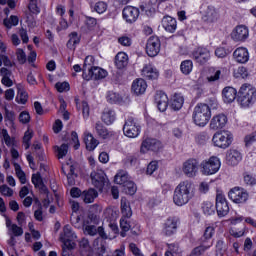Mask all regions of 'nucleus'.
Returning a JSON list of instances; mask_svg holds the SVG:
<instances>
[{"label":"nucleus","mask_w":256,"mask_h":256,"mask_svg":"<svg viewBox=\"0 0 256 256\" xmlns=\"http://www.w3.org/2000/svg\"><path fill=\"white\" fill-rule=\"evenodd\" d=\"M193 191H195V185L189 180L180 182L174 189L173 201L178 207L187 205L191 199H193Z\"/></svg>","instance_id":"obj_1"},{"label":"nucleus","mask_w":256,"mask_h":256,"mask_svg":"<svg viewBox=\"0 0 256 256\" xmlns=\"http://www.w3.org/2000/svg\"><path fill=\"white\" fill-rule=\"evenodd\" d=\"M256 88L251 84H243L238 91V103L241 107L247 108L255 105Z\"/></svg>","instance_id":"obj_2"},{"label":"nucleus","mask_w":256,"mask_h":256,"mask_svg":"<svg viewBox=\"0 0 256 256\" xmlns=\"http://www.w3.org/2000/svg\"><path fill=\"white\" fill-rule=\"evenodd\" d=\"M192 119L198 127H205L211 119V108L205 103H198L194 107Z\"/></svg>","instance_id":"obj_3"},{"label":"nucleus","mask_w":256,"mask_h":256,"mask_svg":"<svg viewBox=\"0 0 256 256\" xmlns=\"http://www.w3.org/2000/svg\"><path fill=\"white\" fill-rule=\"evenodd\" d=\"M212 141L215 147L227 149L228 147H231V143H233V134L229 131L216 132L213 135Z\"/></svg>","instance_id":"obj_4"},{"label":"nucleus","mask_w":256,"mask_h":256,"mask_svg":"<svg viewBox=\"0 0 256 256\" xmlns=\"http://www.w3.org/2000/svg\"><path fill=\"white\" fill-rule=\"evenodd\" d=\"M213 235H215V228L212 226L206 227L204 234L201 238L202 245L196 247L193 250V253L195 255H201V253H205V251H207V249H210L211 247H213V242H208V244H206L207 241H209V239H211V237H213Z\"/></svg>","instance_id":"obj_5"},{"label":"nucleus","mask_w":256,"mask_h":256,"mask_svg":"<svg viewBox=\"0 0 256 256\" xmlns=\"http://www.w3.org/2000/svg\"><path fill=\"white\" fill-rule=\"evenodd\" d=\"M123 133L126 137L135 139V137H139L141 133V126L137 123L135 118L128 117L123 126Z\"/></svg>","instance_id":"obj_6"},{"label":"nucleus","mask_w":256,"mask_h":256,"mask_svg":"<svg viewBox=\"0 0 256 256\" xmlns=\"http://www.w3.org/2000/svg\"><path fill=\"white\" fill-rule=\"evenodd\" d=\"M201 169L203 175H215L221 169V161L217 157L212 156L209 160L201 163Z\"/></svg>","instance_id":"obj_7"},{"label":"nucleus","mask_w":256,"mask_h":256,"mask_svg":"<svg viewBox=\"0 0 256 256\" xmlns=\"http://www.w3.org/2000/svg\"><path fill=\"white\" fill-rule=\"evenodd\" d=\"M228 197L233 203L243 205V203H247L249 193L241 187H234L228 192Z\"/></svg>","instance_id":"obj_8"},{"label":"nucleus","mask_w":256,"mask_h":256,"mask_svg":"<svg viewBox=\"0 0 256 256\" xmlns=\"http://www.w3.org/2000/svg\"><path fill=\"white\" fill-rule=\"evenodd\" d=\"M216 211L218 217H225L229 214V202H227L225 194L221 191H217L216 194Z\"/></svg>","instance_id":"obj_9"},{"label":"nucleus","mask_w":256,"mask_h":256,"mask_svg":"<svg viewBox=\"0 0 256 256\" xmlns=\"http://www.w3.org/2000/svg\"><path fill=\"white\" fill-rule=\"evenodd\" d=\"M75 239H77V234L73 232V228L69 225H65L63 228V233L60 235V241L64 243L65 247L70 249L75 248Z\"/></svg>","instance_id":"obj_10"},{"label":"nucleus","mask_w":256,"mask_h":256,"mask_svg":"<svg viewBox=\"0 0 256 256\" xmlns=\"http://www.w3.org/2000/svg\"><path fill=\"white\" fill-rule=\"evenodd\" d=\"M159 51H161V40L157 36L150 37L146 43L147 55L149 57H157Z\"/></svg>","instance_id":"obj_11"},{"label":"nucleus","mask_w":256,"mask_h":256,"mask_svg":"<svg viewBox=\"0 0 256 256\" xmlns=\"http://www.w3.org/2000/svg\"><path fill=\"white\" fill-rule=\"evenodd\" d=\"M182 171L186 177L193 179L199 171V162L196 159H189L183 163Z\"/></svg>","instance_id":"obj_12"},{"label":"nucleus","mask_w":256,"mask_h":256,"mask_svg":"<svg viewBox=\"0 0 256 256\" xmlns=\"http://www.w3.org/2000/svg\"><path fill=\"white\" fill-rule=\"evenodd\" d=\"M193 59L200 65H205L211 59V51L209 48L198 47L192 53Z\"/></svg>","instance_id":"obj_13"},{"label":"nucleus","mask_w":256,"mask_h":256,"mask_svg":"<svg viewBox=\"0 0 256 256\" xmlns=\"http://www.w3.org/2000/svg\"><path fill=\"white\" fill-rule=\"evenodd\" d=\"M82 76L84 79H86V81H90V79L97 81L99 79H105V77H107V71L100 67L94 66L88 68V74L83 73Z\"/></svg>","instance_id":"obj_14"},{"label":"nucleus","mask_w":256,"mask_h":256,"mask_svg":"<svg viewBox=\"0 0 256 256\" xmlns=\"http://www.w3.org/2000/svg\"><path fill=\"white\" fill-rule=\"evenodd\" d=\"M91 180H92V185H94L96 189H99V191H101L103 187H105L109 183V180H107L106 178L105 172L101 170L98 172H92Z\"/></svg>","instance_id":"obj_15"},{"label":"nucleus","mask_w":256,"mask_h":256,"mask_svg":"<svg viewBox=\"0 0 256 256\" xmlns=\"http://www.w3.org/2000/svg\"><path fill=\"white\" fill-rule=\"evenodd\" d=\"M179 225V218L177 217H169L166 219L164 223L163 233L167 237H171V235H175L177 233V226Z\"/></svg>","instance_id":"obj_16"},{"label":"nucleus","mask_w":256,"mask_h":256,"mask_svg":"<svg viewBox=\"0 0 256 256\" xmlns=\"http://www.w3.org/2000/svg\"><path fill=\"white\" fill-rule=\"evenodd\" d=\"M139 13V8L133 6H126L122 11L126 23H135L139 19Z\"/></svg>","instance_id":"obj_17"},{"label":"nucleus","mask_w":256,"mask_h":256,"mask_svg":"<svg viewBox=\"0 0 256 256\" xmlns=\"http://www.w3.org/2000/svg\"><path fill=\"white\" fill-rule=\"evenodd\" d=\"M233 41H247L249 38V28L245 25L237 26L231 33Z\"/></svg>","instance_id":"obj_18"},{"label":"nucleus","mask_w":256,"mask_h":256,"mask_svg":"<svg viewBox=\"0 0 256 256\" xmlns=\"http://www.w3.org/2000/svg\"><path fill=\"white\" fill-rule=\"evenodd\" d=\"M161 149V142L157 139L147 138L141 144V152L147 153V151H159Z\"/></svg>","instance_id":"obj_19"},{"label":"nucleus","mask_w":256,"mask_h":256,"mask_svg":"<svg viewBox=\"0 0 256 256\" xmlns=\"http://www.w3.org/2000/svg\"><path fill=\"white\" fill-rule=\"evenodd\" d=\"M242 159H243V155H241V152H239V150H236V149H230L226 154L227 165H230L232 167L239 165Z\"/></svg>","instance_id":"obj_20"},{"label":"nucleus","mask_w":256,"mask_h":256,"mask_svg":"<svg viewBox=\"0 0 256 256\" xmlns=\"http://www.w3.org/2000/svg\"><path fill=\"white\" fill-rule=\"evenodd\" d=\"M227 125V116L225 114H218L213 116L210 121V129L217 131L223 129Z\"/></svg>","instance_id":"obj_21"},{"label":"nucleus","mask_w":256,"mask_h":256,"mask_svg":"<svg viewBox=\"0 0 256 256\" xmlns=\"http://www.w3.org/2000/svg\"><path fill=\"white\" fill-rule=\"evenodd\" d=\"M202 19L205 23H215L219 21V11L214 6H207Z\"/></svg>","instance_id":"obj_22"},{"label":"nucleus","mask_w":256,"mask_h":256,"mask_svg":"<svg viewBox=\"0 0 256 256\" xmlns=\"http://www.w3.org/2000/svg\"><path fill=\"white\" fill-rule=\"evenodd\" d=\"M155 103L161 113L167 111V107H169V98L167 97V94L164 92H157L155 95Z\"/></svg>","instance_id":"obj_23"},{"label":"nucleus","mask_w":256,"mask_h":256,"mask_svg":"<svg viewBox=\"0 0 256 256\" xmlns=\"http://www.w3.org/2000/svg\"><path fill=\"white\" fill-rule=\"evenodd\" d=\"M161 23L163 29L168 33H175L177 31V19L171 16H164Z\"/></svg>","instance_id":"obj_24"},{"label":"nucleus","mask_w":256,"mask_h":256,"mask_svg":"<svg viewBox=\"0 0 256 256\" xmlns=\"http://www.w3.org/2000/svg\"><path fill=\"white\" fill-rule=\"evenodd\" d=\"M233 57L237 63H247L249 61V50L244 47H239L234 51Z\"/></svg>","instance_id":"obj_25"},{"label":"nucleus","mask_w":256,"mask_h":256,"mask_svg":"<svg viewBox=\"0 0 256 256\" xmlns=\"http://www.w3.org/2000/svg\"><path fill=\"white\" fill-rule=\"evenodd\" d=\"M224 103H233L237 99V89L233 87H225L222 91Z\"/></svg>","instance_id":"obj_26"},{"label":"nucleus","mask_w":256,"mask_h":256,"mask_svg":"<svg viewBox=\"0 0 256 256\" xmlns=\"http://www.w3.org/2000/svg\"><path fill=\"white\" fill-rule=\"evenodd\" d=\"M142 75L146 77V79H159V70L151 64H146L142 69Z\"/></svg>","instance_id":"obj_27"},{"label":"nucleus","mask_w":256,"mask_h":256,"mask_svg":"<svg viewBox=\"0 0 256 256\" xmlns=\"http://www.w3.org/2000/svg\"><path fill=\"white\" fill-rule=\"evenodd\" d=\"M84 143L87 151H95L97 145H99V141L89 132H84Z\"/></svg>","instance_id":"obj_28"},{"label":"nucleus","mask_w":256,"mask_h":256,"mask_svg":"<svg viewBox=\"0 0 256 256\" xmlns=\"http://www.w3.org/2000/svg\"><path fill=\"white\" fill-rule=\"evenodd\" d=\"M132 91H134L135 95H143L145 91H147V82L143 79H136L132 83Z\"/></svg>","instance_id":"obj_29"},{"label":"nucleus","mask_w":256,"mask_h":256,"mask_svg":"<svg viewBox=\"0 0 256 256\" xmlns=\"http://www.w3.org/2000/svg\"><path fill=\"white\" fill-rule=\"evenodd\" d=\"M117 69H125L129 65V56L125 52H119L115 57Z\"/></svg>","instance_id":"obj_30"},{"label":"nucleus","mask_w":256,"mask_h":256,"mask_svg":"<svg viewBox=\"0 0 256 256\" xmlns=\"http://www.w3.org/2000/svg\"><path fill=\"white\" fill-rule=\"evenodd\" d=\"M137 223L129 221V218L121 217L120 219V228L122 230L121 237H125V233L130 231V229H135Z\"/></svg>","instance_id":"obj_31"},{"label":"nucleus","mask_w":256,"mask_h":256,"mask_svg":"<svg viewBox=\"0 0 256 256\" xmlns=\"http://www.w3.org/2000/svg\"><path fill=\"white\" fill-rule=\"evenodd\" d=\"M101 119L103 123H105V125H112V123H114L116 119L115 110L110 108L104 109Z\"/></svg>","instance_id":"obj_32"},{"label":"nucleus","mask_w":256,"mask_h":256,"mask_svg":"<svg viewBox=\"0 0 256 256\" xmlns=\"http://www.w3.org/2000/svg\"><path fill=\"white\" fill-rule=\"evenodd\" d=\"M99 196L97 190L90 188L88 190L83 191L81 195V199H83L84 203H93L95 199Z\"/></svg>","instance_id":"obj_33"},{"label":"nucleus","mask_w":256,"mask_h":256,"mask_svg":"<svg viewBox=\"0 0 256 256\" xmlns=\"http://www.w3.org/2000/svg\"><path fill=\"white\" fill-rule=\"evenodd\" d=\"M121 213L122 217L131 219L133 215V211L131 210V206L129 205V201H127V198L121 199Z\"/></svg>","instance_id":"obj_34"},{"label":"nucleus","mask_w":256,"mask_h":256,"mask_svg":"<svg viewBox=\"0 0 256 256\" xmlns=\"http://www.w3.org/2000/svg\"><path fill=\"white\" fill-rule=\"evenodd\" d=\"M81 41V38L79 37V34L77 32H72L70 35H69V40L66 44V47L68 49H73L75 50V48L77 47V45H79Z\"/></svg>","instance_id":"obj_35"},{"label":"nucleus","mask_w":256,"mask_h":256,"mask_svg":"<svg viewBox=\"0 0 256 256\" xmlns=\"http://www.w3.org/2000/svg\"><path fill=\"white\" fill-rule=\"evenodd\" d=\"M95 131L102 139H109V137H111V132H109L101 122L95 124Z\"/></svg>","instance_id":"obj_36"},{"label":"nucleus","mask_w":256,"mask_h":256,"mask_svg":"<svg viewBox=\"0 0 256 256\" xmlns=\"http://www.w3.org/2000/svg\"><path fill=\"white\" fill-rule=\"evenodd\" d=\"M183 103H185V99L181 94H175L172 98L171 107L174 111H179L183 107Z\"/></svg>","instance_id":"obj_37"},{"label":"nucleus","mask_w":256,"mask_h":256,"mask_svg":"<svg viewBox=\"0 0 256 256\" xmlns=\"http://www.w3.org/2000/svg\"><path fill=\"white\" fill-rule=\"evenodd\" d=\"M180 71L183 75H190L191 71H193V61L191 60H184L181 62Z\"/></svg>","instance_id":"obj_38"},{"label":"nucleus","mask_w":256,"mask_h":256,"mask_svg":"<svg viewBox=\"0 0 256 256\" xmlns=\"http://www.w3.org/2000/svg\"><path fill=\"white\" fill-rule=\"evenodd\" d=\"M54 151H56L58 159H63V157H66L67 153H69V144L55 146Z\"/></svg>","instance_id":"obj_39"},{"label":"nucleus","mask_w":256,"mask_h":256,"mask_svg":"<svg viewBox=\"0 0 256 256\" xmlns=\"http://www.w3.org/2000/svg\"><path fill=\"white\" fill-rule=\"evenodd\" d=\"M114 181L115 183H117V185H123V187H125V185H127L130 180L127 174H125L124 172H119L115 175Z\"/></svg>","instance_id":"obj_40"},{"label":"nucleus","mask_w":256,"mask_h":256,"mask_svg":"<svg viewBox=\"0 0 256 256\" xmlns=\"http://www.w3.org/2000/svg\"><path fill=\"white\" fill-rule=\"evenodd\" d=\"M106 99L108 101V103H121V101H123V98H121V95H119L116 92L113 91H109L107 93Z\"/></svg>","instance_id":"obj_41"},{"label":"nucleus","mask_w":256,"mask_h":256,"mask_svg":"<svg viewBox=\"0 0 256 256\" xmlns=\"http://www.w3.org/2000/svg\"><path fill=\"white\" fill-rule=\"evenodd\" d=\"M14 167L20 183H22V185H25V183H27V176H25V172H23V170L21 169V165L14 163Z\"/></svg>","instance_id":"obj_42"},{"label":"nucleus","mask_w":256,"mask_h":256,"mask_svg":"<svg viewBox=\"0 0 256 256\" xmlns=\"http://www.w3.org/2000/svg\"><path fill=\"white\" fill-rule=\"evenodd\" d=\"M123 187L127 195H135V193H137V186L131 180H129Z\"/></svg>","instance_id":"obj_43"},{"label":"nucleus","mask_w":256,"mask_h":256,"mask_svg":"<svg viewBox=\"0 0 256 256\" xmlns=\"http://www.w3.org/2000/svg\"><path fill=\"white\" fill-rule=\"evenodd\" d=\"M202 210L204 215H213L215 213V207L213 206V202L206 201L202 204Z\"/></svg>","instance_id":"obj_44"},{"label":"nucleus","mask_w":256,"mask_h":256,"mask_svg":"<svg viewBox=\"0 0 256 256\" xmlns=\"http://www.w3.org/2000/svg\"><path fill=\"white\" fill-rule=\"evenodd\" d=\"M4 25L7 27V29H11V27H17V25H19V18L15 15H12L9 19H4Z\"/></svg>","instance_id":"obj_45"},{"label":"nucleus","mask_w":256,"mask_h":256,"mask_svg":"<svg viewBox=\"0 0 256 256\" xmlns=\"http://www.w3.org/2000/svg\"><path fill=\"white\" fill-rule=\"evenodd\" d=\"M32 183L38 189H43L45 185L43 184V178L40 173H36L32 175Z\"/></svg>","instance_id":"obj_46"},{"label":"nucleus","mask_w":256,"mask_h":256,"mask_svg":"<svg viewBox=\"0 0 256 256\" xmlns=\"http://www.w3.org/2000/svg\"><path fill=\"white\" fill-rule=\"evenodd\" d=\"M31 139H33V131L28 130L25 132L23 137V146L25 149H29V147H31Z\"/></svg>","instance_id":"obj_47"},{"label":"nucleus","mask_w":256,"mask_h":256,"mask_svg":"<svg viewBox=\"0 0 256 256\" xmlns=\"http://www.w3.org/2000/svg\"><path fill=\"white\" fill-rule=\"evenodd\" d=\"M94 11L99 13V15L105 13L107 11V3L103 1L97 2L94 6Z\"/></svg>","instance_id":"obj_48"},{"label":"nucleus","mask_w":256,"mask_h":256,"mask_svg":"<svg viewBox=\"0 0 256 256\" xmlns=\"http://www.w3.org/2000/svg\"><path fill=\"white\" fill-rule=\"evenodd\" d=\"M255 141H256V131L246 135L244 138V143H245L246 147H250V145H253V143H255Z\"/></svg>","instance_id":"obj_49"},{"label":"nucleus","mask_w":256,"mask_h":256,"mask_svg":"<svg viewBox=\"0 0 256 256\" xmlns=\"http://www.w3.org/2000/svg\"><path fill=\"white\" fill-rule=\"evenodd\" d=\"M157 169H159V162L151 161L147 166L146 173L148 175H152L154 171H157Z\"/></svg>","instance_id":"obj_50"},{"label":"nucleus","mask_w":256,"mask_h":256,"mask_svg":"<svg viewBox=\"0 0 256 256\" xmlns=\"http://www.w3.org/2000/svg\"><path fill=\"white\" fill-rule=\"evenodd\" d=\"M84 233L91 237H95V235H97V227H95V225H86L84 226Z\"/></svg>","instance_id":"obj_51"},{"label":"nucleus","mask_w":256,"mask_h":256,"mask_svg":"<svg viewBox=\"0 0 256 256\" xmlns=\"http://www.w3.org/2000/svg\"><path fill=\"white\" fill-rule=\"evenodd\" d=\"M4 119L5 121H8L10 125H13V123L15 122V112L5 109Z\"/></svg>","instance_id":"obj_52"},{"label":"nucleus","mask_w":256,"mask_h":256,"mask_svg":"<svg viewBox=\"0 0 256 256\" xmlns=\"http://www.w3.org/2000/svg\"><path fill=\"white\" fill-rule=\"evenodd\" d=\"M18 62L23 65L27 61V55L25 54V51L23 49H18L16 52Z\"/></svg>","instance_id":"obj_53"},{"label":"nucleus","mask_w":256,"mask_h":256,"mask_svg":"<svg viewBox=\"0 0 256 256\" xmlns=\"http://www.w3.org/2000/svg\"><path fill=\"white\" fill-rule=\"evenodd\" d=\"M19 121L20 123H23L24 125L29 123L31 121V115H29V112L23 111L19 115Z\"/></svg>","instance_id":"obj_54"},{"label":"nucleus","mask_w":256,"mask_h":256,"mask_svg":"<svg viewBox=\"0 0 256 256\" xmlns=\"http://www.w3.org/2000/svg\"><path fill=\"white\" fill-rule=\"evenodd\" d=\"M0 193L5 197H13V189L9 188V186L5 184L0 187Z\"/></svg>","instance_id":"obj_55"},{"label":"nucleus","mask_w":256,"mask_h":256,"mask_svg":"<svg viewBox=\"0 0 256 256\" xmlns=\"http://www.w3.org/2000/svg\"><path fill=\"white\" fill-rule=\"evenodd\" d=\"M244 183L250 187H253L256 185V179L251 174H244Z\"/></svg>","instance_id":"obj_56"},{"label":"nucleus","mask_w":256,"mask_h":256,"mask_svg":"<svg viewBox=\"0 0 256 256\" xmlns=\"http://www.w3.org/2000/svg\"><path fill=\"white\" fill-rule=\"evenodd\" d=\"M55 87L59 93L69 91V84L67 82H57Z\"/></svg>","instance_id":"obj_57"},{"label":"nucleus","mask_w":256,"mask_h":256,"mask_svg":"<svg viewBox=\"0 0 256 256\" xmlns=\"http://www.w3.org/2000/svg\"><path fill=\"white\" fill-rule=\"evenodd\" d=\"M11 231L14 237H21L23 235V228L17 226V224H12Z\"/></svg>","instance_id":"obj_58"},{"label":"nucleus","mask_w":256,"mask_h":256,"mask_svg":"<svg viewBox=\"0 0 256 256\" xmlns=\"http://www.w3.org/2000/svg\"><path fill=\"white\" fill-rule=\"evenodd\" d=\"M118 43H120V45H123V47H131V38H129L128 36H121L118 39Z\"/></svg>","instance_id":"obj_59"},{"label":"nucleus","mask_w":256,"mask_h":256,"mask_svg":"<svg viewBox=\"0 0 256 256\" xmlns=\"http://www.w3.org/2000/svg\"><path fill=\"white\" fill-rule=\"evenodd\" d=\"M28 9L34 15H39V13H41V10L39 9V6H37V2H29Z\"/></svg>","instance_id":"obj_60"},{"label":"nucleus","mask_w":256,"mask_h":256,"mask_svg":"<svg viewBox=\"0 0 256 256\" xmlns=\"http://www.w3.org/2000/svg\"><path fill=\"white\" fill-rule=\"evenodd\" d=\"M17 99H20L18 101V103H21L22 105H25V103H27V99H29V96L27 95V92L19 91Z\"/></svg>","instance_id":"obj_61"},{"label":"nucleus","mask_w":256,"mask_h":256,"mask_svg":"<svg viewBox=\"0 0 256 256\" xmlns=\"http://www.w3.org/2000/svg\"><path fill=\"white\" fill-rule=\"evenodd\" d=\"M1 135L3 137L5 145H7V147H10V145H11V136H9V132H7V129H2Z\"/></svg>","instance_id":"obj_62"},{"label":"nucleus","mask_w":256,"mask_h":256,"mask_svg":"<svg viewBox=\"0 0 256 256\" xmlns=\"http://www.w3.org/2000/svg\"><path fill=\"white\" fill-rule=\"evenodd\" d=\"M215 55L219 59H223V58L227 57V50H225V48H223V47L217 48L215 50Z\"/></svg>","instance_id":"obj_63"},{"label":"nucleus","mask_w":256,"mask_h":256,"mask_svg":"<svg viewBox=\"0 0 256 256\" xmlns=\"http://www.w3.org/2000/svg\"><path fill=\"white\" fill-rule=\"evenodd\" d=\"M82 113L84 119H87L89 117V104L86 101L82 102Z\"/></svg>","instance_id":"obj_64"}]
</instances>
